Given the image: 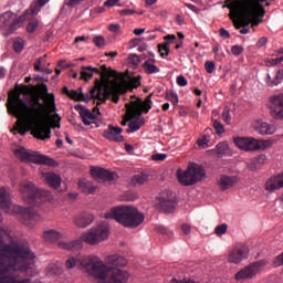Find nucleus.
<instances>
[{
	"instance_id": "f257e3e1",
	"label": "nucleus",
	"mask_w": 283,
	"mask_h": 283,
	"mask_svg": "<svg viewBox=\"0 0 283 283\" xmlns=\"http://www.w3.org/2000/svg\"><path fill=\"white\" fill-rule=\"evenodd\" d=\"M39 96L32 95L28 99V86L9 93L8 112L12 116L27 118L34 125L32 134L38 140H48L52 128L48 125V116L56 112V97L48 92V84L35 86Z\"/></svg>"
},
{
	"instance_id": "f03ea898",
	"label": "nucleus",
	"mask_w": 283,
	"mask_h": 283,
	"mask_svg": "<svg viewBox=\"0 0 283 283\" xmlns=\"http://www.w3.org/2000/svg\"><path fill=\"white\" fill-rule=\"evenodd\" d=\"M266 0H226L224 7L230 10L229 18L231 19L235 30L242 28H258L263 23L266 9L262 6Z\"/></svg>"
},
{
	"instance_id": "7ed1b4c3",
	"label": "nucleus",
	"mask_w": 283,
	"mask_h": 283,
	"mask_svg": "<svg viewBox=\"0 0 283 283\" xmlns=\"http://www.w3.org/2000/svg\"><path fill=\"white\" fill-rule=\"evenodd\" d=\"M65 266L69 270L77 266L83 273H87L95 280H103L105 283H123L127 280V273L114 269L107 270L105 263L96 255H86L78 259L71 256L66 260Z\"/></svg>"
},
{
	"instance_id": "20e7f679",
	"label": "nucleus",
	"mask_w": 283,
	"mask_h": 283,
	"mask_svg": "<svg viewBox=\"0 0 283 283\" xmlns=\"http://www.w3.org/2000/svg\"><path fill=\"white\" fill-rule=\"evenodd\" d=\"M104 218L106 220H116L123 227H128L130 229H136L145 222V214L138 211V208L132 206H119L113 208L109 212H106Z\"/></svg>"
},
{
	"instance_id": "39448f33",
	"label": "nucleus",
	"mask_w": 283,
	"mask_h": 283,
	"mask_svg": "<svg viewBox=\"0 0 283 283\" xmlns=\"http://www.w3.org/2000/svg\"><path fill=\"white\" fill-rule=\"evenodd\" d=\"M125 108L128 118H134L128 123V129H126L127 134L138 132L145 123V120L140 118L143 112L144 114H149V109H151V95H148L145 102L140 98H136L135 101L126 103Z\"/></svg>"
},
{
	"instance_id": "423d86ee",
	"label": "nucleus",
	"mask_w": 283,
	"mask_h": 283,
	"mask_svg": "<svg viewBox=\"0 0 283 283\" xmlns=\"http://www.w3.org/2000/svg\"><path fill=\"white\" fill-rule=\"evenodd\" d=\"M129 87H133L134 90L140 87V76L130 77L129 81L123 78L122 82H113L111 86L106 85L104 87L103 103H106L111 98L113 103L117 104L118 101H120V94H127Z\"/></svg>"
},
{
	"instance_id": "0eeeda50",
	"label": "nucleus",
	"mask_w": 283,
	"mask_h": 283,
	"mask_svg": "<svg viewBox=\"0 0 283 283\" xmlns=\"http://www.w3.org/2000/svg\"><path fill=\"white\" fill-rule=\"evenodd\" d=\"M20 193L22 195L24 202L32 207L48 202L52 196L50 191L36 188L32 181H22L20 184Z\"/></svg>"
},
{
	"instance_id": "6e6552de",
	"label": "nucleus",
	"mask_w": 283,
	"mask_h": 283,
	"mask_svg": "<svg viewBox=\"0 0 283 283\" xmlns=\"http://www.w3.org/2000/svg\"><path fill=\"white\" fill-rule=\"evenodd\" d=\"M27 19H30V11L28 10L19 17L13 12L7 11L0 15V30L8 36L19 28H23Z\"/></svg>"
},
{
	"instance_id": "1a4fd4ad",
	"label": "nucleus",
	"mask_w": 283,
	"mask_h": 283,
	"mask_svg": "<svg viewBox=\"0 0 283 283\" xmlns=\"http://www.w3.org/2000/svg\"><path fill=\"white\" fill-rule=\"evenodd\" d=\"M205 168L198 164H190L186 171L178 170L177 178L184 187H191L205 178Z\"/></svg>"
},
{
	"instance_id": "9d476101",
	"label": "nucleus",
	"mask_w": 283,
	"mask_h": 283,
	"mask_svg": "<svg viewBox=\"0 0 283 283\" xmlns=\"http://www.w3.org/2000/svg\"><path fill=\"white\" fill-rule=\"evenodd\" d=\"M69 98L72 101H82L84 103H90V101H97L96 105H103V102L105 99V90H103V84H95V87H93L90 91L88 95L83 94V88L78 87L75 91H71Z\"/></svg>"
},
{
	"instance_id": "9b49d317",
	"label": "nucleus",
	"mask_w": 283,
	"mask_h": 283,
	"mask_svg": "<svg viewBox=\"0 0 283 283\" xmlns=\"http://www.w3.org/2000/svg\"><path fill=\"white\" fill-rule=\"evenodd\" d=\"M15 158L22 160V163H34L35 165H54V159L49 156L41 155L34 150H28L24 147H20L14 150Z\"/></svg>"
},
{
	"instance_id": "f8f14e48",
	"label": "nucleus",
	"mask_w": 283,
	"mask_h": 283,
	"mask_svg": "<svg viewBox=\"0 0 283 283\" xmlns=\"http://www.w3.org/2000/svg\"><path fill=\"white\" fill-rule=\"evenodd\" d=\"M107 238H109V224L104 221L85 232L81 240L87 242V244H98V242H103V240H107Z\"/></svg>"
},
{
	"instance_id": "ddd939ff",
	"label": "nucleus",
	"mask_w": 283,
	"mask_h": 283,
	"mask_svg": "<svg viewBox=\"0 0 283 283\" xmlns=\"http://www.w3.org/2000/svg\"><path fill=\"white\" fill-rule=\"evenodd\" d=\"M269 264L264 260L255 261L248 266L243 268L235 274L237 282H244V280H253L258 273H260L264 266Z\"/></svg>"
},
{
	"instance_id": "4468645a",
	"label": "nucleus",
	"mask_w": 283,
	"mask_h": 283,
	"mask_svg": "<svg viewBox=\"0 0 283 283\" xmlns=\"http://www.w3.org/2000/svg\"><path fill=\"white\" fill-rule=\"evenodd\" d=\"M249 258V247L244 243H237L228 255V262L231 264H240L242 260Z\"/></svg>"
},
{
	"instance_id": "2eb2a0df",
	"label": "nucleus",
	"mask_w": 283,
	"mask_h": 283,
	"mask_svg": "<svg viewBox=\"0 0 283 283\" xmlns=\"http://www.w3.org/2000/svg\"><path fill=\"white\" fill-rule=\"evenodd\" d=\"M75 112H78L80 118L82 119V123L86 126L90 127L93 123H96V114H101V111L98 107L93 108L90 111L87 107L83 106L82 104H77L74 106Z\"/></svg>"
},
{
	"instance_id": "dca6fc26",
	"label": "nucleus",
	"mask_w": 283,
	"mask_h": 283,
	"mask_svg": "<svg viewBox=\"0 0 283 283\" xmlns=\"http://www.w3.org/2000/svg\"><path fill=\"white\" fill-rule=\"evenodd\" d=\"M234 145H237L239 149H243V151H260V149H262L260 142L255 138L235 137Z\"/></svg>"
},
{
	"instance_id": "f3484780",
	"label": "nucleus",
	"mask_w": 283,
	"mask_h": 283,
	"mask_svg": "<svg viewBox=\"0 0 283 283\" xmlns=\"http://www.w3.org/2000/svg\"><path fill=\"white\" fill-rule=\"evenodd\" d=\"M270 114L276 120L283 119V93L270 98Z\"/></svg>"
},
{
	"instance_id": "a211bd4d",
	"label": "nucleus",
	"mask_w": 283,
	"mask_h": 283,
	"mask_svg": "<svg viewBox=\"0 0 283 283\" xmlns=\"http://www.w3.org/2000/svg\"><path fill=\"white\" fill-rule=\"evenodd\" d=\"M91 176H93L95 180H104L105 182H112V180H116V174L105 168H91Z\"/></svg>"
},
{
	"instance_id": "6ab92c4d",
	"label": "nucleus",
	"mask_w": 283,
	"mask_h": 283,
	"mask_svg": "<svg viewBox=\"0 0 283 283\" xmlns=\"http://www.w3.org/2000/svg\"><path fill=\"white\" fill-rule=\"evenodd\" d=\"M18 212L22 218L23 224H32V222L39 220V214L32 208L18 207Z\"/></svg>"
},
{
	"instance_id": "aec40b11",
	"label": "nucleus",
	"mask_w": 283,
	"mask_h": 283,
	"mask_svg": "<svg viewBox=\"0 0 283 283\" xmlns=\"http://www.w3.org/2000/svg\"><path fill=\"white\" fill-rule=\"evenodd\" d=\"M120 134H123V128L118 126L109 125L108 128L104 130V137L114 143H123V140H125V137Z\"/></svg>"
},
{
	"instance_id": "412c9836",
	"label": "nucleus",
	"mask_w": 283,
	"mask_h": 283,
	"mask_svg": "<svg viewBox=\"0 0 283 283\" xmlns=\"http://www.w3.org/2000/svg\"><path fill=\"white\" fill-rule=\"evenodd\" d=\"M217 185L221 191H227L238 185V177L221 175L217 180Z\"/></svg>"
},
{
	"instance_id": "4be33fe9",
	"label": "nucleus",
	"mask_w": 283,
	"mask_h": 283,
	"mask_svg": "<svg viewBox=\"0 0 283 283\" xmlns=\"http://www.w3.org/2000/svg\"><path fill=\"white\" fill-rule=\"evenodd\" d=\"M253 127L258 134H261V136H271L272 134H275V127L263 119H256L253 123Z\"/></svg>"
},
{
	"instance_id": "5701e85b",
	"label": "nucleus",
	"mask_w": 283,
	"mask_h": 283,
	"mask_svg": "<svg viewBox=\"0 0 283 283\" xmlns=\"http://www.w3.org/2000/svg\"><path fill=\"white\" fill-rule=\"evenodd\" d=\"M0 207L6 211V213H10V209L12 207V195L10 190L6 188H0Z\"/></svg>"
},
{
	"instance_id": "b1692460",
	"label": "nucleus",
	"mask_w": 283,
	"mask_h": 283,
	"mask_svg": "<svg viewBox=\"0 0 283 283\" xmlns=\"http://www.w3.org/2000/svg\"><path fill=\"white\" fill-rule=\"evenodd\" d=\"M282 188H283V172L274 177H271L265 182L266 191H277V189H282Z\"/></svg>"
},
{
	"instance_id": "393cba45",
	"label": "nucleus",
	"mask_w": 283,
	"mask_h": 283,
	"mask_svg": "<svg viewBox=\"0 0 283 283\" xmlns=\"http://www.w3.org/2000/svg\"><path fill=\"white\" fill-rule=\"evenodd\" d=\"M15 118H21L22 120H28V123H29V127H28V124H24L23 122H17L15 129L18 130V134H20V136H25V134H28V132H30V129H32L31 134H32V136H34V133H32V132H34V124H32V122H30V119H28L25 117H18V116H15Z\"/></svg>"
},
{
	"instance_id": "a878e982",
	"label": "nucleus",
	"mask_w": 283,
	"mask_h": 283,
	"mask_svg": "<svg viewBox=\"0 0 283 283\" xmlns=\"http://www.w3.org/2000/svg\"><path fill=\"white\" fill-rule=\"evenodd\" d=\"M266 163V155H259L258 157H254L250 159L248 163V169L250 171H258V169H262V166Z\"/></svg>"
},
{
	"instance_id": "bb28decb",
	"label": "nucleus",
	"mask_w": 283,
	"mask_h": 283,
	"mask_svg": "<svg viewBox=\"0 0 283 283\" xmlns=\"http://www.w3.org/2000/svg\"><path fill=\"white\" fill-rule=\"evenodd\" d=\"M92 222H94V216L90 213H83L75 218L76 227H81L82 229L90 227Z\"/></svg>"
},
{
	"instance_id": "cd10ccee",
	"label": "nucleus",
	"mask_w": 283,
	"mask_h": 283,
	"mask_svg": "<svg viewBox=\"0 0 283 283\" xmlns=\"http://www.w3.org/2000/svg\"><path fill=\"white\" fill-rule=\"evenodd\" d=\"M44 179L46 185L51 186L53 189H59V187H61V176L54 172L44 174Z\"/></svg>"
},
{
	"instance_id": "c85d7f7f",
	"label": "nucleus",
	"mask_w": 283,
	"mask_h": 283,
	"mask_svg": "<svg viewBox=\"0 0 283 283\" xmlns=\"http://www.w3.org/2000/svg\"><path fill=\"white\" fill-rule=\"evenodd\" d=\"M145 74H158L160 72V67L156 66L155 59H148L142 65Z\"/></svg>"
},
{
	"instance_id": "c756f323",
	"label": "nucleus",
	"mask_w": 283,
	"mask_h": 283,
	"mask_svg": "<svg viewBox=\"0 0 283 283\" xmlns=\"http://www.w3.org/2000/svg\"><path fill=\"white\" fill-rule=\"evenodd\" d=\"M81 70V78L86 82L90 81L94 74H101V70H98V67L82 66Z\"/></svg>"
},
{
	"instance_id": "7c9ffc66",
	"label": "nucleus",
	"mask_w": 283,
	"mask_h": 283,
	"mask_svg": "<svg viewBox=\"0 0 283 283\" xmlns=\"http://www.w3.org/2000/svg\"><path fill=\"white\" fill-rule=\"evenodd\" d=\"M43 238L45 242H51L53 244L54 242H59V240H62V238H65V234L55 230H48L44 231Z\"/></svg>"
},
{
	"instance_id": "2f4dec72",
	"label": "nucleus",
	"mask_w": 283,
	"mask_h": 283,
	"mask_svg": "<svg viewBox=\"0 0 283 283\" xmlns=\"http://www.w3.org/2000/svg\"><path fill=\"white\" fill-rule=\"evenodd\" d=\"M78 189H81V191L83 193H94V191H96V186H94V182L87 180V179H80L78 181Z\"/></svg>"
},
{
	"instance_id": "473e14b6",
	"label": "nucleus",
	"mask_w": 283,
	"mask_h": 283,
	"mask_svg": "<svg viewBox=\"0 0 283 283\" xmlns=\"http://www.w3.org/2000/svg\"><path fill=\"white\" fill-rule=\"evenodd\" d=\"M147 180H149V175L145 172H137L130 178V185H133V187H140V185H145Z\"/></svg>"
},
{
	"instance_id": "72a5a7b5",
	"label": "nucleus",
	"mask_w": 283,
	"mask_h": 283,
	"mask_svg": "<svg viewBox=\"0 0 283 283\" xmlns=\"http://www.w3.org/2000/svg\"><path fill=\"white\" fill-rule=\"evenodd\" d=\"M60 249H64L66 251H76L83 247V241L75 240L71 242H60L59 243Z\"/></svg>"
},
{
	"instance_id": "f704fd0d",
	"label": "nucleus",
	"mask_w": 283,
	"mask_h": 283,
	"mask_svg": "<svg viewBox=\"0 0 283 283\" xmlns=\"http://www.w3.org/2000/svg\"><path fill=\"white\" fill-rule=\"evenodd\" d=\"M159 207L165 213H171L176 208V203L171 199L159 198Z\"/></svg>"
},
{
	"instance_id": "c9c22d12",
	"label": "nucleus",
	"mask_w": 283,
	"mask_h": 283,
	"mask_svg": "<svg viewBox=\"0 0 283 283\" xmlns=\"http://www.w3.org/2000/svg\"><path fill=\"white\" fill-rule=\"evenodd\" d=\"M13 50L17 54H21L23 52V48H25V42L21 38L13 39L12 42Z\"/></svg>"
},
{
	"instance_id": "e433bc0d",
	"label": "nucleus",
	"mask_w": 283,
	"mask_h": 283,
	"mask_svg": "<svg viewBox=\"0 0 283 283\" xmlns=\"http://www.w3.org/2000/svg\"><path fill=\"white\" fill-rule=\"evenodd\" d=\"M50 3V0H38L34 4L31 6V14H39L41 8Z\"/></svg>"
},
{
	"instance_id": "4c0bfd02",
	"label": "nucleus",
	"mask_w": 283,
	"mask_h": 283,
	"mask_svg": "<svg viewBox=\"0 0 283 283\" xmlns=\"http://www.w3.org/2000/svg\"><path fill=\"white\" fill-rule=\"evenodd\" d=\"M231 108L229 106H226L222 111L221 118L223 123H227V125L231 124Z\"/></svg>"
},
{
	"instance_id": "58836bf2",
	"label": "nucleus",
	"mask_w": 283,
	"mask_h": 283,
	"mask_svg": "<svg viewBox=\"0 0 283 283\" xmlns=\"http://www.w3.org/2000/svg\"><path fill=\"white\" fill-rule=\"evenodd\" d=\"M166 101H169L170 103H172V105L176 106L178 104V94L174 91H167Z\"/></svg>"
},
{
	"instance_id": "ea45409f",
	"label": "nucleus",
	"mask_w": 283,
	"mask_h": 283,
	"mask_svg": "<svg viewBox=\"0 0 283 283\" xmlns=\"http://www.w3.org/2000/svg\"><path fill=\"white\" fill-rule=\"evenodd\" d=\"M216 149H217V154L219 156H224V154H227V151H229V144L227 143H219L217 146H216Z\"/></svg>"
},
{
	"instance_id": "a19ab883",
	"label": "nucleus",
	"mask_w": 283,
	"mask_h": 283,
	"mask_svg": "<svg viewBox=\"0 0 283 283\" xmlns=\"http://www.w3.org/2000/svg\"><path fill=\"white\" fill-rule=\"evenodd\" d=\"M39 28V20L32 19L27 25V31L32 34Z\"/></svg>"
},
{
	"instance_id": "79ce46f5",
	"label": "nucleus",
	"mask_w": 283,
	"mask_h": 283,
	"mask_svg": "<svg viewBox=\"0 0 283 283\" xmlns=\"http://www.w3.org/2000/svg\"><path fill=\"white\" fill-rule=\"evenodd\" d=\"M158 48L160 56H169V42H166L165 44H159Z\"/></svg>"
},
{
	"instance_id": "37998d69",
	"label": "nucleus",
	"mask_w": 283,
	"mask_h": 283,
	"mask_svg": "<svg viewBox=\"0 0 283 283\" xmlns=\"http://www.w3.org/2000/svg\"><path fill=\"white\" fill-rule=\"evenodd\" d=\"M51 122L53 123V128L56 127L57 129H61V116L56 113H54L51 116Z\"/></svg>"
},
{
	"instance_id": "c03bdc74",
	"label": "nucleus",
	"mask_w": 283,
	"mask_h": 283,
	"mask_svg": "<svg viewBox=\"0 0 283 283\" xmlns=\"http://www.w3.org/2000/svg\"><path fill=\"white\" fill-rule=\"evenodd\" d=\"M213 128L218 135L224 134V126L218 119L213 120Z\"/></svg>"
},
{
	"instance_id": "a18cd8bd",
	"label": "nucleus",
	"mask_w": 283,
	"mask_h": 283,
	"mask_svg": "<svg viewBox=\"0 0 283 283\" xmlns=\"http://www.w3.org/2000/svg\"><path fill=\"white\" fill-rule=\"evenodd\" d=\"M93 43L96 45V48H105V38L97 35L93 39Z\"/></svg>"
},
{
	"instance_id": "49530a36",
	"label": "nucleus",
	"mask_w": 283,
	"mask_h": 283,
	"mask_svg": "<svg viewBox=\"0 0 283 283\" xmlns=\"http://www.w3.org/2000/svg\"><path fill=\"white\" fill-rule=\"evenodd\" d=\"M227 223H222L214 229V233L217 235H224V233H227Z\"/></svg>"
},
{
	"instance_id": "de8ad7c7",
	"label": "nucleus",
	"mask_w": 283,
	"mask_h": 283,
	"mask_svg": "<svg viewBox=\"0 0 283 283\" xmlns=\"http://www.w3.org/2000/svg\"><path fill=\"white\" fill-rule=\"evenodd\" d=\"M205 67H206V72L208 74H213L214 70H216V63L211 62V61H207L205 63Z\"/></svg>"
},
{
	"instance_id": "09e8293b",
	"label": "nucleus",
	"mask_w": 283,
	"mask_h": 283,
	"mask_svg": "<svg viewBox=\"0 0 283 283\" xmlns=\"http://www.w3.org/2000/svg\"><path fill=\"white\" fill-rule=\"evenodd\" d=\"M197 145H199L200 147H202L205 149V147H207V145H209V138L207 137V135L201 136L197 140Z\"/></svg>"
},
{
	"instance_id": "8fccbe9b",
	"label": "nucleus",
	"mask_w": 283,
	"mask_h": 283,
	"mask_svg": "<svg viewBox=\"0 0 283 283\" xmlns=\"http://www.w3.org/2000/svg\"><path fill=\"white\" fill-rule=\"evenodd\" d=\"M83 1L85 0H64V6H67V8H74L80 3H83Z\"/></svg>"
},
{
	"instance_id": "3c124183",
	"label": "nucleus",
	"mask_w": 283,
	"mask_h": 283,
	"mask_svg": "<svg viewBox=\"0 0 283 283\" xmlns=\"http://www.w3.org/2000/svg\"><path fill=\"white\" fill-rule=\"evenodd\" d=\"M231 52H232V54H234V56H240V54H242V52H244V48H242V45H233L231 48Z\"/></svg>"
},
{
	"instance_id": "603ef678",
	"label": "nucleus",
	"mask_w": 283,
	"mask_h": 283,
	"mask_svg": "<svg viewBox=\"0 0 283 283\" xmlns=\"http://www.w3.org/2000/svg\"><path fill=\"white\" fill-rule=\"evenodd\" d=\"M187 78L184 75L177 77V85H179V87H187Z\"/></svg>"
},
{
	"instance_id": "864d4df0",
	"label": "nucleus",
	"mask_w": 283,
	"mask_h": 283,
	"mask_svg": "<svg viewBox=\"0 0 283 283\" xmlns=\"http://www.w3.org/2000/svg\"><path fill=\"white\" fill-rule=\"evenodd\" d=\"M151 159L153 160H156V161H163V160H166L167 159V154H155L151 156Z\"/></svg>"
},
{
	"instance_id": "5fc2aeb1",
	"label": "nucleus",
	"mask_w": 283,
	"mask_h": 283,
	"mask_svg": "<svg viewBox=\"0 0 283 283\" xmlns=\"http://www.w3.org/2000/svg\"><path fill=\"white\" fill-rule=\"evenodd\" d=\"M269 43V39L266 36H262L256 42V48H264Z\"/></svg>"
},
{
	"instance_id": "6e6d98bb",
	"label": "nucleus",
	"mask_w": 283,
	"mask_h": 283,
	"mask_svg": "<svg viewBox=\"0 0 283 283\" xmlns=\"http://www.w3.org/2000/svg\"><path fill=\"white\" fill-rule=\"evenodd\" d=\"M219 34L222 39H231V33H229V31H227L224 28L219 30Z\"/></svg>"
},
{
	"instance_id": "4d7b16f0",
	"label": "nucleus",
	"mask_w": 283,
	"mask_h": 283,
	"mask_svg": "<svg viewBox=\"0 0 283 283\" xmlns=\"http://www.w3.org/2000/svg\"><path fill=\"white\" fill-rule=\"evenodd\" d=\"M275 266H283V252L274 259Z\"/></svg>"
},
{
	"instance_id": "13d9d810",
	"label": "nucleus",
	"mask_w": 283,
	"mask_h": 283,
	"mask_svg": "<svg viewBox=\"0 0 283 283\" xmlns=\"http://www.w3.org/2000/svg\"><path fill=\"white\" fill-rule=\"evenodd\" d=\"M129 59H130V63H133V65H138V63H140V57H138V55H136V54H130Z\"/></svg>"
},
{
	"instance_id": "bf43d9fd",
	"label": "nucleus",
	"mask_w": 283,
	"mask_h": 283,
	"mask_svg": "<svg viewBox=\"0 0 283 283\" xmlns=\"http://www.w3.org/2000/svg\"><path fill=\"white\" fill-rule=\"evenodd\" d=\"M181 231L185 233V235H189V233H191V226L184 223L181 226Z\"/></svg>"
},
{
	"instance_id": "052dcab7",
	"label": "nucleus",
	"mask_w": 283,
	"mask_h": 283,
	"mask_svg": "<svg viewBox=\"0 0 283 283\" xmlns=\"http://www.w3.org/2000/svg\"><path fill=\"white\" fill-rule=\"evenodd\" d=\"M155 230L157 233H161V235H166L167 233V228H165L164 226H157L155 227Z\"/></svg>"
},
{
	"instance_id": "680f3d73",
	"label": "nucleus",
	"mask_w": 283,
	"mask_h": 283,
	"mask_svg": "<svg viewBox=\"0 0 283 283\" xmlns=\"http://www.w3.org/2000/svg\"><path fill=\"white\" fill-rule=\"evenodd\" d=\"M119 0H106L104 6H106V8H114V6H116L118 3Z\"/></svg>"
},
{
	"instance_id": "e2e57ef3",
	"label": "nucleus",
	"mask_w": 283,
	"mask_h": 283,
	"mask_svg": "<svg viewBox=\"0 0 283 283\" xmlns=\"http://www.w3.org/2000/svg\"><path fill=\"white\" fill-rule=\"evenodd\" d=\"M108 30L109 32H118L120 30V24H111Z\"/></svg>"
},
{
	"instance_id": "0e129e2a",
	"label": "nucleus",
	"mask_w": 283,
	"mask_h": 283,
	"mask_svg": "<svg viewBox=\"0 0 283 283\" xmlns=\"http://www.w3.org/2000/svg\"><path fill=\"white\" fill-rule=\"evenodd\" d=\"M134 10L132 9H124L120 11V14H123L124 17H130V14H134Z\"/></svg>"
},
{
	"instance_id": "69168bd1",
	"label": "nucleus",
	"mask_w": 283,
	"mask_h": 283,
	"mask_svg": "<svg viewBox=\"0 0 283 283\" xmlns=\"http://www.w3.org/2000/svg\"><path fill=\"white\" fill-rule=\"evenodd\" d=\"M186 8H188V10H191L192 12H198V7L191 3H186Z\"/></svg>"
},
{
	"instance_id": "338daca9",
	"label": "nucleus",
	"mask_w": 283,
	"mask_h": 283,
	"mask_svg": "<svg viewBox=\"0 0 283 283\" xmlns=\"http://www.w3.org/2000/svg\"><path fill=\"white\" fill-rule=\"evenodd\" d=\"M133 33L136 36H140V34H145V29H134Z\"/></svg>"
},
{
	"instance_id": "774afa93",
	"label": "nucleus",
	"mask_w": 283,
	"mask_h": 283,
	"mask_svg": "<svg viewBox=\"0 0 283 283\" xmlns=\"http://www.w3.org/2000/svg\"><path fill=\"white\" fill-rule=\"evenodd\" d=\"M166 41H169L168 43H171L172 41H176V35L175 34H168L165 36Z\"/></svg>"
}]
</instances>
